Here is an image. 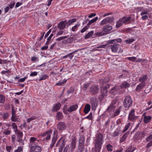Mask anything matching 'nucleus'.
I'll return each mask as SVG.
<instances>
[{"mask_svg":"<svg viewBox=\"0 0 152 152\" xmlns=\"http://www.w3.org/2000/svg\"><path fill=\"white\" fill-rule=\"evenodd\" d=\"M103 135L101 133L96 134L95 140V148L96 149L97 151H100L102 147V144Z\"/></svg>","mask_w":152,"mask_h":152,"instance_id":"nucleus-1","label":"nucleus"},{"mask_svg":"<svg viewBox=\"0 0 152 152\" xmlns=\"http://www.w3.org/2000/svg\"><path fill=\"white\" fill-rule=\"evenodd\" d=\"M132 100L129 95L126 96L123 102V105L124 107L128 110L131 107L132 104Z\"/></svg>","mask_w":152,"mask_h":152,"instance_id":"nucleus-2","label":"nucleus"},{"mask_svg":"<svg viewBox=\"0 0 152 152\" xmlns=\"http://www.w3.org/2000/svg\"><path fill=\"white\" fill-rule=\"evenodd\" d=\"M58 135L57 131H54L51 143L49 146V148L51 149L55 145L58 138Z\"/></svg>","mask_w":152,"mask_h":152,"instance_id":"nucleus-3","label":"nucleus"},{"mask_svg":"<svg viewBox=\"0 0 152 152\" xmlns=\"http://www.w3.org/2000/svg\"><path fill=\"white\" fill-rule=\"evenodd\" d=\"M145 136V134L144 131H138L135 133L133 137V139L135 140H141Z\"/></svg>","mask_w":152,"mask_h":152,"instance_id":"nucleus-4","label":"nucleus"},{"mask_svg":"<svg viewBox=\"0 0 152 152\" xmlns=\"http://www.w3.org/2000/svg\"><path fill=\"white\" fill-rule=\"evenodd\" d=\"M135 110L134 109L131 110L128 117L129 120L131 121H134L138 117L135 115Z\"/></svg>","mask_w":152,"mask_h":152,"instance_id":"nucleus-5","label":"nucleus"},{"mask_svg":"<svg viewBox=\"0 0 152 152\" xmlns=\"http://www.w3.org/2000/svg\"><path fill=\"white\" fill-rule=\"evenodd\" d=\"M52 132V129H50L44 132L42 134L41 136L43 137H45V139L46 140H49L50 139L51 134Z\"/></svg>","mask_w":152,"mask_h":152,"instance_id":"nucleus-6","label":"nucleus"},{"mask_svg":"<svg viewBox=\"0 0 152 152\" xmlns=\"http://www.w3.org/2000/svg\"><path fill=\"white\" fill-rule=\"evenodd\" d=\"M120 87L118 86L113 87L110 91V93L113 95H115L120 92Z\"/></svg>","mask_w":152,"mask_h":152,"instance_id":"nucleus-7","label":"nucleus"},{"mask_svg":"<svg viewBox=\"0 0 152 152\" xmlns=\"http://www.w3.org/2000/svg\"><path fill=\"white\" fill-rule=\"evenodd\" d=\"M99 87L98 86L94 85L90 89V91L92 94L95 95L98 93Z\"/></svg>","mask_w":152,"mask_h":152,"instance_id":"nucleus-8","label":"nucleus"},{"mask_svg":"<svg viewBox=\"0 0 152 152\" xmlns=\"http://www.w3.org/2000/svg\"><path fill=\"white\" fill-rule=\"evenodd\" d=\"M30 148L31 152H41V147L37 145L29 146Z\"/></svg>","mask_w":152,"mask_h":152,"instance_id":"nucleus-9","label":"nucleus"},{"mask_svg":"<svg viewBox=\"0 0 152 152\" xmlns=\"http://www.w3.org/2000/svg\"><path fill=\"white\" fill-rule=\"evenodd\" d=\"M101 96L99 97L100 99L102 100L104 97L107 95V88L106 86L102 87L101 88Z\"/></svg>","mask_w":152,"mask_h":152,"instance_id":"nucleus-10","label":"nucleus"},{"mask_svg":"<svg viewBox=\"0 0 152 152\" xmlns=\"http://www.w3.org/2000/svg\"><path fill=\"white\" fill-rule=\"evenodd\" d=\"M90 103L91 108L93 110H95L97 105V100L95 97H92L90 99Z\"/></svg>","mask_w":152,"mask_h":152,"instance_id":"nucleus-11","label":"nucleus"},{"mask_svg":"<svg viewBox=\"0 0 152 152\" xmlns=\"http://www.w3.org/2000/svg\"><path fill=\"white\" fill-rule=\"evenodd\" d=\"M66 142L65 141V139L63 137H61L58 140L56 146H57L60 145V147L64 148Z\"/></svg>","mask_w":152,"mask_h":152,"instance_id":"nucleus-12","label":"nucleus"},{"mask_svg":"<svg viewBox=\"0 0 152 152\" xmlns=\"http://www.w3.org/2000/svg\"><path fill=\"white\" fill-rule=\"evenodd\" d=\"M15 134L17 135L18 137V141L19 142H23L22 140V137L23 135V133L20 132L19 130H18L15 132Z\"/></svg>","mask_w":152,"mask_h":152,"instance_id":"nucleus-13","label":"nucleus"},{"mask_svg":"<svg viewBox=\"0 0 152 152\" xmlns=\"http://www.w3.org/2000/svg\"><path fill=\"white\" fill-rule=\"evenodd\" d=\"M66 26V20L61 21L58 24V28L61 30H63Z\"/></svg>","mask_w":152,"mask_h":152,"instance_id":"nucleus-14","label":"nucleus"},{"mask_svg":"<svg viewBox=\"0 0 152 152\" xmlns=\"http://www.w3.org/2000/svg\"><path fill=\"white\" fill-rule=\"evenodd\" d=\"M57 127L59 130H64L66 129V127L64 122H59L57 124Z\"/></svg>","mask_w":152,"mask_h":152,"instance_id":"nucleus-15","label":"nucleus"},{"mask_svg":"<svg viewBox=\"0 0 152 152\" xmlns=\"http://www.w3.org/2000/svg\"><path fill=\"white\" fill-rule=\"evenodd\" d=\"M119 47L120 45H119L116 44L111 45L109 46V47L111 49L112 52L115 53L117 52Z\"/></svg>","mask_w":152,"mask_h":152,"instance_id":"nucleus-16","label":"nucleus"},{"mask_svg":"<svg viewBox=\"0 0 152 152\" xmlns=\"http://www.w3.org/2000/svg\"><path fill=\"white\" fill-rule=\"evenodd\" d=\"M76 139L75 138L72 139V140L70 148L71 152H73L74 149L75 148L76 146Z\"/></svg>","mask_w":152,"mask_h":152,"instance_id":"nucleus-17","label":"nucleus"},{"mask_svg":"<svg viewBox=\"0 0 152 152\" xmlns=\"http://www.w3.org/2000/svg\"><path fill=\"white\" fill-rule=\"evenodd\" d=\"M61 105V104L58 102L54 104L52 110L53 112H56L58 111L60 109Z\"/></svg>","mask_w":152,"mask_h":152,"instance_id":"nucleus-18","label":"nucleus"},{"mask_svg":"<svg viewBox=\"0 0 152 152\" xmlns=\"http://www.w3.org/2000/svg\"><path fill=\"white\" fill-rule=\"evenodd\" d=\"M78 105L76 104H73L70 107L67 109L69 113H71L73 111H75L78 108Z\"/></svg>","mask_w":152,"mask_h":152,"instance_id":"nucleus-19","label":"nucleus"},{"mask_svg":"<svg viewBox=\"0 0 152 152\" xmlns=\"http://www.w3.org/2000/svg\"><path fill=\"white\" fill-rule=\"evenodd\" d=\"M130 85V84L125 81L123 82L119 86L120 87V89L121 88L124 89L129 88Z\"/></svg>","mask_w":152,"mask_h":152,"instance_id":"nucleus-20","label":"nucleus"},{"mask_svg":"<svg viewBox=\"0 0 152 152\" xmlns=\"http://www.w3.org/2000/svg\"><path fill=\"white\" fill-rule=\"evenodd\" d=\"M121 18L122 20L123 23L124 24H125L129 23L132 18L131 17H124Z\"/></svg>","mask_w":152,"mask_h":152,"instance_id":"nucleus-21","label":"nucleus"},{"mask_svg":"<svg viewBox=\"0 0 152 152\" xmlns=\"http://www.w3.org/2000/svg\"><path fill=\"white\" fill-rule=\"evenodd\" d=\"M148 79V77L147 75H143L139 77V81L141 83H145V82Z\"/></svg>","mask_w":152,"mask_h":152,"instance_id":"nucleus-22","label":"nucleus"},{"mask_svg":"<svg viewBox=\"0 0 152 152\" xmlns=\"http://www.w3.org/2000/svg\"><path fill=\"white\" fill-rule=\"evenodd\" d=\"M112 27L111 26L107 25L104 27L103 31L105 32V34H107L112 30Z\"/></svg>","mask_w":152,"mask_h":152,"instance_id":"nucleus-23","label":"nucleus"},{"mask_svg":"<svg viewBox=\"0 0 152 152\" xmlns=\"http://www.w3.org/2000/svg\"><path fill=\"white\" fill-rule=\"evenodd\" d=\"M37 140V138L33 137H31L29 140V146L37 145V143L35 142Z\"/></svg>","mask_w":152,"mask_h":152,"instance_id":"nucleus-24","label":"nucleus"},{"mask_svg":"<svg viewBox=\"0 0 152 152\" xmlns=\"http://www.w3.org/2000/svg\"><path fill=\"white\" fill-rule=\"evenodd\" d=\"M129 134V132L127 131L120 138V142L122 143L124 142L126 140L127 137Z\"/></svg>","mask_w":152,"mask_h":152,"instance_id":"nucleus-25","label":"nucleus"},{"mask_svg":"<svg viewBox=\"0 0 152 152\" xmlns=\"http://www.w3.org/2000/svg\"><path fill=\"white\" fill-rule=\"evenodd\" d=\"M145 85V83H140L139 85L137 86L136 88L135 91L137 92L140 91Z\"/></svg>","mask_w":152,"mask_h":152,"instance_id":"nucleus-26","label":"nucleus"},{"mask_svg":"<svg viewBox=\"0 0 152 152\" xmlns=\"http://www.w3.org/2000/svg\"><path fill=\"white\" fill-rule=\"evenodd\" d=\"M91 109V106L89 104H86L84 109V112L86 114H87Z\"/></svg>","mask_w":152,"mask_h":152,"instance_id":"nucleus-27","label":"nucleus"},{"mask_svg":"<svg viewBox=\"0 0 152 152\" xmlns=\"http://www.w3.org/2000/svg\"><path fill=\"white\" fill-rule=\"evenodd\" d=\"M122 41V40L120 38H118L116 39L110 40L108 41V43L109 44H113L117 42L120 43Z\"/></svg>","mask_w":152,"mask_h":152,"instance_id":"nucleus-28","label":"nucleus"},{"mask_svg":"<svg viewBox=\"0 0 152 152\" xmlns=\"http://www.w3.org/2000/svg\"><path fill=\"white\" fill-rule=\"evenodd\" d=\"M151 118L150 116H145L144 117L143 121L145 124H147L150 122Z\"/></svg>","mask_w":152,"mask_h":152,"instance_id":"nucleus-29","label":"nucleus"},{"mask_svg":"<svg viewBox=\"0 0 152 152\" xmlns=\"http://www.w3.org/2000/svg\"><path fill=\"white\" fill-rule=\"evenodd\" d=\"M76 19L74 18L69 20L68 21H67L66 23V27H68L69 26L71 25L73 23L75 22L76 21Z\"/></svg>","mask_w":152,"mask_h":152,"instance_id":"nucleus-30","label":"nucleus"},{"mask_svg":"<svg viewBox=\"0 0 152 152\" xmlns=\"http://www.w3.org/2000/svg\"><path fill=\"white\" fill-rule=\"evenodd\" d=\"M67 81V80L65 78L63 80H60L55 84V85L58 86H63L66 82Z\"/></svg>","mask_w":152,"mask_h":152,"instance_id":"nucleus-31","label":"nucleus"},{"mask_svg":"<svg viewBox=\"0 0 152 152\" xmlns=\"http://www.w3.org/2000/svg\"><path fill=\"white\" fill-rule=\"evenodd\" d=\"M57 119L58 121H60L63 118V115L62 113L60 112H58L56 115Z\"/></svg>","mask_w":152,"mask_h":152,"instance_id":"nucleus-32","label":"nucleus"},{"mask_svg":"<svg viewBox=\"0 0 152 152\" xmlns=\"http://www.w3.org/2000/svg\"><path fill=\"white\" fill-rule=\"evenodd\" d=\"M110 79L109 77H107L104 79H101V83L102 85L106 84V83L110 81Z\"/></svg>","mask_w":152,"mask_h":152,"instance_id":"nucleus-33","label":"nucleus"},{"mask_svg":"<svg viewBox=\"0 0 152 152\" xmlns=\"http://www.w3.org/2000/svg\"><path fill=\"white\" fill-rule=\"evenodd\" d=\"M94 34V31H92L88 33L85 36V39L89 38L92 37L93 34Z\"/></svg>","mask_w":152,"mask_h":152,"instance_id":"nucleus-34","label":"nucleus"},{"mask_svg":"<svg viewBox=\"0 0 152 152\" xmlns=\"http://www.w3.org/2000/svg\"><path fill=\"white\" fill-rule=\"evenodd\" d=\"M124 24L121 18H120L119 20L116 22V27L117 28H118Z\"/></svg>","mask_w":152,"mask_h":152,"instance_id":"nucleus-35","label":"nucleus"},{"mask_svg":"<svg viewBox=\"0 0 152 152\" xmlns=\"http://www.w3.org/2000/svg\"><path fill=\"white\" fill-rule=\"evenodd\" d=\"M85 142V137L84 136H81L79 139V144L84 145Z\"/></svg>","mask_w":152,"mask_h":152,"instance_id":"nucleus-36","label":"nucleus"},{"mask_svg":"<svg viewBox=\"0 0 152 152\" xmlns=\"http://www.w3.org/2000/svg\"><path fill=\"white\" fill-rule=\"evenodd\" d=\"M80 26V24L77 23L73 26L71 28V31H72L75 32L77 30L78 27Z\"/></svg>","mask_w":152,"mask_h":152,"instance_id":"nucleus-37","label":"nucleus"},{"mask_svg":"<svg viewBox=\"0 0 152 152\" xmlns=\"http://www.w3.org/2000/svg\"><path fill=\"white\" fill-rule=\"evenodd\" d=\"M5 96L2 94H0V103L4 104L5 102Z\"/></svg>","mask_w":152,"mask_h":152,"instance_id":"nucleus-38","label":"nucleus"},{"mask_svg":"<svg viewBox=\"0 0 152 152\" xmlns=\"http://www.w3.org/2000/svg\"><path fill=\"white\" fill-rule=\"evenodd\" d=\"M98 19V17H95V18L92 19L91 20H90L88 23L87 24V26H89L90 25L93 23L95 22Z\"/></svg>","mask_w":152,"mask_h":152,"instance_id":"nucleus-39","label":"nucleus"},{"mask_svg":"<svg viewBox=\"0 0 152 152\" xmlns=\"http://www.w3.org/2000/svg\"><path fill=\"white\" fill-rule=\"evenodd\" d=\"M12 128L14 129L15 132L17 131L18 130V126L15 123H13L12 124Z\"/></svg>","mask_w":152,"mask_h":152,"instance_id":"nucleus-40","label":"nucleus"},{"mask_svg":"<svg viewBox=\"0 0 152 152\" xmlns=\"http://www.w3.org/2000/svg\"><path fill=\"white\" fill-rule=\"evenodd\" d=\"M11 131L9 128L5 129L3 132V134L6 135H7L10 134L11 133Z\"/></svg>","mask_w":152,"mask_h":152,"instance_id":"nucleus-41","label":"nucleus"},{"mask_svg":"<svg viewBox=\"0 0 152 152\" xmlns=\"http://www.w3.org/2000/svg\"><path fill=\"white\" fill-rule=\"evenodd\" d=\"M1 115L4 120L7 119L9 116L8 113H1Z\"/></svg>","mask_w":152,"mask_h":152,"instance_id":"nucleus-42","label":"nucleus"},{"mask_svg":"<svg viewBox=\"0 0 152 152\" xmlns=\"http://www.w3.org/2000/svg\"><path fill=\"white\" fill-rule=\"evenodd\" d=\"M40 78L39 79V81H40L42 80H45L48 77V76L46 75H44L39 77Z\"/></svg>","mask_w":152,"mask_h":152,"instance_id":"nucleus-43","label":"nucleus"},{"mask_svg":"<svg viewBox=\"0 0 152 152\" xmlns=\"http://www.w3.org/2000/svg\"><path fill=\"white\" fill-rule=\"evenodd\" d=\"M78 149L80 151V152H83L84 150V145L79 144Z\"/></svg>","mask_w":152,"mask_h":152,"instance_id":"nucleus-44","label":"nucleus"},{"mask_svg":"<svg viewBox=\"0 0 152 152\" xmlns=\"http://www.w3.org/2000/svg\"><path fill=\"white\" fill-rule=\"evenodd\" d=\"M107 22V23H111L113 22V20H114V18L113 17H107L105 18Z\"/></svg>","mask_w":152,"mask_h":152,"instance_id":"nucleus-45","label":"nucleus"},{"mask_svg":"<svg viewBox=\"0 0 152 152\" xmlns=\"http://www.w3.org/2000/svg\"><path fill=\"white\" fill-rule=\"evenodd\" d=\"M113 146L110 144H109L106 145V148L107 151L111 152L113 151Z\"/></svg>","mask_w":152,"mask_h":152,"instance_id":"nucleus-46","label":"nucleus"},{"mask_svg":"<svg viewBox=\"0 0 152 152\" xmlns=\"http://www.w3.org/2000/svg\"><path fill=\"white\" fill-rule=\"evenodd\" d=\"M131 124L130 123H128L126 125L124 128V129L122 131L123 132H125L127 130L129 129V128Z\"/></svg>","mask_w":152,"mask_h":152,"instance_id":"nucleus-47","label":"nucleus"},{"mask_svg":"<svg viewBox=\"0 0 152 152\" xmlns=\"http://www.w3.org/2000/svg\"><path fill=\"white\" fill-rule=\"evenodd\" d=\"M106 34L104 33V32L103 31H99L97 32H96L95 34L96 35L98 36H101L102 35H104Z\"/></svg>","mask_w":152,"mask_h":152,"instance_id":"nucleus-48","label":"nucleus"},{"mask_svg":"<svg viewBox=\"0 0 152 152\" xmlns=\"http://www.w3.org/2000/svg\"><path fill=\"white\" fill-rule=\"evenodd\" d=\"M122 108V107L121 106H120L119 107L118 109L116 110L114 113L115 116H116L118 115L120 113V110Z\"/></svg>","mask_w":152,"mask_h":152,"instance_id":"nucleus-49","label":"nucleus"},{"mask_svg":"<svg viewBox=\"0 0 152 152\" xmlns=\"http://www.w3.org/2000/svg\"><path fill=\"white\" fill-rule=\"evenodd\" d=\"M53 34H50V35L48 37V38L47 39V41L45 43L46 45H48L50 43V39H51L52 37L53 36Z\"/></svg>","mask_w":152,"mask_h":152,"instance_id":"nucleus-50","label":"nucleus"},{"mask_svg":"<svg viewBox=\"0 0 152 152\" xmlns=\"http://www.w3.org/2000/svg\"><path fill=\"white\" fill-rule=\"evenodd\" d=\"M115 108V106L113 104H111L109 106L107 109V111H111L113 109Z\"/></svg>","mask_w":152,"mask_h":152,"instance_id":"nucleus-51","label":"nucleus"},{"mask_svg":"<svg viewBox=\"0 0 152 152\" xmlns=\"http://www.w3.org/2000/svg\"><path fill=\"white\" fill-rule=\"evenodd\" d=\"M135 41V39L134 38L129 39L126 40L125 41V42L126 43L131 44L133 42Z\"/></svg>","mask_w":152,"mask_h":152,"instance_id":"nucleus-52","label":"nucleus"},{"mask_svg":"<svg viewBox=\"0 0 152 152\" xmlns=\"http://www.w3.org/2000/svg\"><path fill=\"white\" fill-rule=\"evenodd\" d=\"M148 9L144 10V11H142L140 13V15L142 16V15L148 14V12L150 11Z\"/></svg>","mask_w":152,"mask_h":152,"instance_id":"nucleus-53","label":"nucleus"},{"mask_svg":"<svg viewBox=\"0 0 152 152\" xmlns=\"http://www.w3.org/2000/svg\"><path fill=\"white\" fill-rule=\"evenodd\" d=\"M70 148L69 145H67L63 151V152H69L70 151Z\"/></svg>","mask_w":152,"mask_h":152,"instance_id":"nucleus-54","label":"nucleus"},{"mask_svg":"<svg viewBox=\"0 0 152 152\" xmlns=\"http://www.w3.org/2000/svg\"><path fill=\"white\" fill-rule=\"evenodd\" d=\"M119 130L118 129H116L113 133V137H115L118 136L119 135Z\"/></svg>","mask_w":152,"mask_h":152,"instance_id":"nucleus-55","label":"nucleus"},{"mask_svg":"<svg viewBox=\"0 0 152 152\" xmlns=\"http://www.w3.org/2000/svg\"><path fill=\"white\" fill-rule=\"evenodd\" d=\"M135 150V148H132V146H131L129 148L126 152H133Z\"/></svg>","mask_w":152,"mask_h":152,"instance_id":"nucleus-56","label":"nucleus"},{"mask_svg":"<svg viewBox=\"0 0 152 152\" xmlns=\"http://www.w3.org/2000/svg\"><path fill=\"white\" fill-rule=\"evenodd\" d=\"M126 59L133 62H136V58L135 57H128Z\"/></svg>","mask_w":152,"mask_h":152,"instance_id":"nucleus-57","label":"nucleus"},{"mask_svg":"<svg viewBox=\"0 0 152 152\" xmlns=\"http://www.w3.org/2000/svg\"><path fill=\"white\" fill-rule=\"evenodd\" d=\"M36 118V116H33L30 118H28L27 120V122L28 123L30 122L32 120L35 119Z\"/></svg>","mask_w":152,"mask_h":152,"instance_id":"nucleus-58","label":"nucleus"},{"mask_svg":"<svg viewBox=\"0 0 152 152\" xmlns=\"http://www.w3.org/2000/svg\"><path fill=\"white\" fill-rule=\"evenodd\" d=\"M6 70H2L1 72V73L2 75H5L6 74H8L10 72V70L8 69H7L6 68H4Z\"/></svg>","mask_w":152,"mask_h":152,"instance_id":"nucleus-59","label":"nucleus"},{"mask_svg":"<svg viewBox=\"0 0 152 152\" xmlns=\"http://www.w3.org/2000/svg\"><path fill=\"white\" fill-rule=\"evenodd\" d=\"M107 23H108L107 22L105 18H104L101 21L100 23V25L101 26H103Z\"/></svg>","mask_w":152,"mask_h":152,"instance_id":"nucleus-60","label":"nucleus"},{"mask_svg":"<svg viewBox=\"0 0 152 152\" xmlns=\"http://www.w3.org/2000/svg\"><path fill=\"white\" fill-rule=\"evenodd\" d=\"M6 149L8 152H12V148L11 146H6Z\"/></svg>","mask_w":152,"mask_h":152,"instance_id":"nucleus-61","label":"nucleus"},{"mask_svg":"<svg viewBox=\"0 0 152 152\" xmlns=\"http://www.w3.org/2000/svg\"><path fill=\"white\" fill-rule=\"evenodd\" d=\"M23 149V148L22 146H19L18 147L17 149L15 151V152H20L22 151Z\"/></svg>","mask_w":152,"mask_h":152,"instance_id":"nucleus-62","label":"nucleus"},{"mask_svg":"<svg viewBox=\"0 0 152 152\" xmlns=\"http://www.w3.org/2000/svg\"><path fill=\"white\" fill-rule=\"evenodd\" d=\"M88 28V26H86L84 27V28H83L80 31V32L81 33H83L87 30Z\"/></svg>","mask_w":152,"mask_h":152,"instance_id":"nucleus-63","label":"nucleus"},{"mask_svg":"<svg viewBox=\"0 0 152 152\" xmlns=\"http://www.w3.org/2000/svg\"><path fill=\"white\" fill-rule=\"evenodd\" d=\"M147 142H149L150 141H152V134L149 135L146 139Z\"/></svg>","mask_w":152,"mask_h":152,"instance_id":"nucleus-64","label":"nucleus"}]
</instances>
